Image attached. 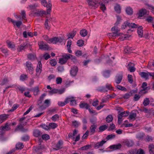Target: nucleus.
<instances>
[{
    "mask_svg": "<svg viewBox=\"0 0 154 154\" xmlns=\"http://www.w3.org/2000/svg\"><path fill=\"white\" fill-rule=\"evenodd\" d=\"M80 107L82 108H85L86 109H88L89 106V105L85 103H81L79 104Z\"/></svg>",
    "mask_w": 154,
    "mask_h": 154,
    "instance_id": "6ab92c4d",
    "label": "nucleus"
},
{
    "mask_svg": "<svg viewBox=\"0 0 154 154\" xmlns=\"http://www.w3.org/2000/svg\"><path fill=\"white\" fill-rule=\"evenodd\" d=\"M58 92V90L56 89H54L51 91H49L50 94L52 95L54 94L57 93Z\"/></svg>",
    "mask_w": 154,
    "mask_h": 154,
    "instance_id": "bf43d9fd",
    "label": "nucleus"
},
{
    "mask_svg": "<svg viewBox=\"0 0 154 154\" xmlns=\"http://www.w3.org/2000/svg\"><path fill=\"white\" fill-rule=\"evenodd\" d=\"M41 135L42 133L39 130L35 129L33 131V135L35 137L39 138L41 137Z\"/></svg>",
    "mask_w": 154,
    "mask_h": 154,
    "instance_id": "f8f14e48",
    "label": "nucleus"
},
{
    "mask_svg": "<svg viewBox=\"0 0 154 154\" xmlns=\"http://www.w3.org/2000/svg\"><path fill=\"white\" fill-rule=\"evenodd\" d=\"M49 125L50 128L52 129L55 128L57 126V124L54 123H50L49 124Z\"/></svg>",
    "mask_w": 154,
    "mask_h": 154,
    "instance_id": "37998d69",
    "label": "nucleus"
},
{
    "mask_svg": "<svg viewBox=\"0 0 154 154\" xmlns=\"http://www.w3.org/2000/svg\"><path fill=\"white\" fill-rule=\"evenodd\" d=\"M139 74L141 77H143L146 79H147L148 78L149 75L148 72H141L139 73Z\"/></svg>",
    "mask_w": 154,
    "mask_h": 154,
    "instance_id": "5701e85b",
    "label": "nucleus"
},
{
    "mask_svg": "<svg viewBox=\"0 0 154 154\" xmlns=\"http://www.w3.org/2000/svg\"><path fill=\"white\" fill-rule=\"evenodd\" d=\"M106 142V141L102 140L97 143L94 146V147L96 149H98L102 146L103 144Z\"/></svg>",
    "mask_w": 154,
    "mask_h": 154,
    "instance_id": "ddd939ff",
    "label": "nucleus"
},
{
    "mask_svg": "<svg viewBox=\"0 0 154 154\" xmlns=\"http://www.w3.org/2000/svg\"><path fill=\"white\" fill-rule=\"evenodd\" d=\"M137 33L139 37H142L143 35V28L142 26L137 27Z\"/></svg>",
    "mask_w": 154,
    "mask_h": 154,
    "instance_id": "412c9836",
    "label": "nucleus"
},
{
    "mask_svg": "<svg viewBox=\"0 0 154 154\" xmlns=\"http://www.w3.org/2000/svg\"><path fill=\"white\" fill-rule=\"evenodd\" d=\"M84 44V42L82 40H78L77 43V45L79 47L82 46Z\"/></svg>",
    "mask_w": 154,
    "mask_h": 154,
    "instance_id": "864d4df0",
    "label": "nucleus"
},
{
    "mask_svg": "<svg viewBox=\"0 0 154 154\" xmlns=\"http://www.w3.org/2000/svg\"><path fill=\"white\" fill-rule=\"evenodd\" d=\"M126 11L127 13L129 15H131L133 13L132 9L130 7H128L126 8Z\"/></svg>",
    "mask_w": 154,
    "mask_h": 154,
    "instance_id": "58836bf2",
    "label": "nucleus"
},
{
    "mask_svg": "<svg viewBox=\"0 0 154 154\" xmlns=\"http://www.w3.org/2000/svg\"><path fill=\"white\" fill-rule=\"evenodd\" d=\"M19 105L17 104H14L12 106L11 109L9 110V112H13L16 110L18 107Z\"/></svg>",
    "mask_w": 154,
    "mask_h": 154,
    "instance_id": "6e6d98bb",
    "label": "nucleus"
},
{
    "mask_svg": "<svg viewBox=\"0 0 154 154\" xmlns=\"http://www.w3.org/2000/svg\"><path fill=\"white\" fill-rule=\"evenodd\" d=\"M13 22V24L14 25V26H16L18 28H19L22 24V22L20 21H16L14 20V21Z\"/></svg>",
    "mask_w": 154,
    "mask_h": 154,
    "instance_id": "473e14b6",
    "label": "nucleus"
},
{
    "mask_svg": "<svg viewBox=\"0 0 154 154\" xmlns=\"http://www.w3.org/2000/svg\"><path fill=\"white\" fill-rule=\"evenodd\" d=\"M107 128V126L106 125H103L100 126L99 128V132H102Z\"/></svg>",
    "mask_w": 154,
    "mask_h": 154,
    "instance_id": "72a5a7b5",
    "label": "nucleus"
},
{
    "mask_svg": "<svg viewBox=\"0 0 154 154\" xmlns=\"http://www.w3.org/2000/svg\"><path fill=\"white\" fill-rule=\"evenodd\" d=\"M26 124V122H25L24 123H23V122L21 123V125H18L17 128L15 129L14 131H17L18 130H20L21 131L23 128V126L22 125H23L24 126Z\"/></svg>",
    "mask_w": 154,
    "mask_h": 154,
    "instance_id": "aec40b11",
    "label": "nucleus"
},
{
    "mask_svg": "<svg viewBox=\"0 0 154 154\" xmlns=\"http://www.w3.org/2000/svg\"><path fill=\"white\" fill-rule=\"evenodd\" d=\"M106 88L109 90H113V88L112 86L110 84H107L106 85Z\"/></svg>",
    "mask_w": 154,
    "mask_h": 154,
    "instance_id": "e2e57ef3",
    "label": "nucleus"
},
{
    "mask_svg": "<svg viewBox=\"0 0 154 154\" xmlns=\"http://www.w3.org/2000/svg\"><path fill=\"white\" fill-rule=\"evenodd\" d=\"M23 144L22 143H19L16 145V148L19 149H23Z\"/></svg>",
    "mask_w": 154,
    "mask_h": 154,
    "instance_id": "c9c22d12",
    "label": "nucleus"
},
{
    "mask_svg": "<svg viewBox=\"0 0 154 154\" xmlns=\"http://www.w3.org/2000/svg\"><path fill=\"white\" fill-rule=\"evenodd\" d=\"M128 26L132 28H137L138 26V25L134 23H130L128 22Z\"/></svg>",
    "mask_w": 154,
    "mask_h": 154,
    "instance_id": "ea45409f",
    "label": "nucleus"
},
{
    "mask_svg": "<svg viewBox=\"0 0 154 154\" xmlns=\"http://www.w3.org/2000/svg\"><path fill=\"white\" fill-rule=\"evenodd\" d=\"M81 35L82 37H85L87 34V31L85 29H83L80 32Z\"/></svg>",
    "mask_w": 154,
    "mask_h": 154,
    "instance_id": "7c9ffc66",
    "label": "nucleus"
},
{
    "mask_svg": "<svg viewBox=\"0 0 154 154\" xmlns=\"http://www.w3.org/2000/svg\"><path fill=\"white\" fill-rule=\"evenodd\" d=\"M63 41V39L60 38L55 37L50 38L49 43L57 44L58 42L60 43Z\"/></svg>",
    "mask_w": 154,
    "mask_h": 154,
    "instance_id": "20e7f679",
    "label": "nucleus"
},
{
    "mask_svg": "<svg viewBox=\"0 0 154 154\" xmlns=\"http://www.w3.org/2000/svg\"><path fill=\"white\" fill-rule=\"evenodd\" d=\"M134 65L133 63H129L128 64V69L131 72H134L135 70V68L134 66Z\"/></svg>",
    "mask_w": 154,
    "mask_h": 154,
    "instance_id": "a211bd4d",
    "label": "nucleus"
},
{
    "mask_svg": "<svg viewBox=\"0 0 154 154\" xmlns=\"http://www.w3.org/2000/svg\"><path fill=\"white\" fill-rule=\"evenodd\" d=\"M137 115L136 113L134 112H131L130 113L129 118L130 120H135L136 117Z\"/></svg>",
    "mask_w": 154,
    "mask_h": 154,
    "instance_id": "a878e982",
    "label": "nucleus"
},
{
    "mask_svg": "<svg viewBox=\"0 0 154 154\" xmlns=\"http://www.w3.org/2000/svg\"><path fill=\"white\" fill-rule=\"evenodd\" d=\"M113 120L112 116V115H108L106 118V120L107 122H111Z\"/></svg>",
    "mask_w": 154,
    "mask_h": 154,
    "instance_id": "c03bdc74",
    "label": "nucleus"
},
{
    "mask_svg": "<svg viewBox=\"0 0 154 154\" xmlns=\"http://www.w3.org/2000/svg\"><path fill=\"white\" fill-rule=\"evenodd\" d=\"M122 146L121 144L120 143H118L116 144L110 146L109 148L113 150H116L120 149Z\"/></svg>",
    "mask_w": 154,
    "mask_h": 154,
    "instance_id": "4468645a",
    "label": "nucleus"
},
{
    "mask_svg": "<svg viewBox=\"0 0 154 154\" xmlns=\"http://www.w3.org/2000/svg\"><path fill=\"white\" fill-rule=\"evenodd\" d=\"M59 118V115L57 114H55L52 117L51 119L53 121L55 122L58 120Z\"/></svg>",
    "mask_w": 154,
    "mask_h": 154,
    "instance_id": "8fccbe9b",
    "label": "nucleus"
},
{
    "mask_svg": "<svg viewBox=\"0 0 154 154\" xmlns=\"http://www.w3.org/2000/svg\"><path fill=\"white\" fill-rule=\"evenodd\" d=\"M72 126L75 128H76L80 125V123L79 121L74 120L72 121Z\"/></svg>",
    "mask_w": 154,
    "mask_h": 154,
    "instance_id": "bb28decb",
    "label": "nucleus"
},
{
    "mask_svg": "<svg viewBox=\"0 0 154 154\" xmlns=\"http://www.w3.org/2000/svg\"><path fill=\"white\" fill-rule=\"evenodd\" d=\"M110 71L109 70L105 71L103 73V76L106 78H108L109 76Z\"/></svg>",
    "mask_w": 154,
    "mask_h": 154,
    "instance_id": "4d7b16f0",
    "label": "nucleus"
},
{
    "mask_svg": "<svg viewBox=\"0 0 154 154\" xmlns=\"http://www.w3.org/2000/svg\"><path fill=\"white\" fill-rule=\"evenodd\" d=\"M91 147V145H87L80 148V149L81 150H84L88 149Z\"/></svg>",
    "mask_w": 154,
    "mask_h": 154,
    "instance_id": "09e8293b",
    "label": "nucleus"
},
{
    "mask_svg": "<svg viewBox=\"0 0 154 154\" xmlns=\"http://www.w3.org/2000/svg\"><path fill=\"white\" fill-rule=\"evenodd\" d=\"M8 46L9 48H11L12 49H13L15 46L14 44L11 42L8 41L7 42Z\"/></svg>",
    "mask_w": 154,
    "mask_h": 154,
    "instance_id": "b1692460",
    "label": "nucleus"
},
{
    "mask_svg": "<svg viewBox=\"0 0 154 154\" xmlns=\"http://www.w3.org/2000/svg\"><path fill=\"white\" fill-rule=\"evenodd\" d=\"M129 113L128 111H125L123 112H121L118 115L122 117H126L128 116Z\"/></svg>",
    "mask_w": 154,
    "mask_h": 154,
    "instance_id": "c756f323",
    "label": "nucleus"
},
{
    "mask_svg": "<svg viewBox=\"0 0 154 154\" xmlns=\"http://www.w3.org/2000/svg\"><path fill=\"white\" fill-rule=\"evenodd\" d=\"M18 17L20 19L21 18L22 19L26 20V17L25 11H21L20 13V16Z\"/></svg>",
    "mask_w": 154,
    "mask_h": 154,
    "instance_id": "393cba45",
    "label": "nucleus"
},
{
    "mask_svg": "<svg viewBox=\"0 0 154 154\" xmlns=\"http://www.w3.org/2000/svg\"><path fill=\"white\" fill-rule=\"evenodd\" d=\"M129 152L130 154H137L138 152H137V150L134 149L130 150L129 151Z\"/></svg>",
    "mask_w": 154,
    "mask_h": 154,
    "instance_id": "69168bd1",
    "label": "nucleus"
},
{
    "mask_svg": "<svg viewBox=\"0 0 154 154\" xmlns=\"http://www.w3.org/2000/svg\"><path fill=\"white\" fill-rule=\"evenodd\" d=\"M78 132V131L76 130H75L73 131V135L72 136L71 135L69 134H68V136L69 137H72V140H74L75 139V136L76 135Z\"/></svg>",
    "mask_w": 154,
    "mask_h": 154,
    "instance_id": "603ef678",
    "label": "nucleus"
},
{
    "mask_svg": "<svg viewBox=\"0 0 154 154\" xmlns=\"http://www.w3.org/2000/svg\"><path fill=\"white\" fill-rule=\"evenodd\" d=\"M101 0H91L88 1L89 7L92 9L97 8L100 4Z\"/></svg>",
    "mask_w": 154,
    "mask_h": 154,
    "instance_id": "f257e3e1",
    "label": "nucleus"
},
{
    "mask_svg": "<svg viewBox=\"0 0 154 154\" xmlns=\"http://www.w3.org/2000/svg\"><path fill=\"white\" fill-rule=\"evenodd\" d=\"M146 11L145 9H142L139 11V16L142 17L146 13Z\"/></svg>",
    "mask_w": 154,
    "mask_h": 154,
    "instance_id": "e433bc0d",
    "label": "nucleus"
},
{
    "mask_svg": "<svg viewBox=\"0 0 154 154\" xmlns=\"http://www.w3.org/2000/svg\"><path fill=\"white\" fill-rule=\"evenodd\" d=\"M125 144L128 147H131L134 145V143L132 141L130 140L126 141Z\"/></svg>",
    "mask_w": 154,
    "mask_h": 154,
    "instance_id": "79ce46f5",
    "label": "nucleus"
},
{
    "mask_svg": "<svg viewBox=\"0 0 154 154\" xmlns=\"http://www.w3.org/2000/svg\"><path fill=\"white\" fill-rule=\"evenodd\" d=\"M63 144V141L61 140H59L58 143L53 146V149L54 150H58L62 148Z\"/></svg>",
    "mask_w": 154,
    "mask_h": 154,
    "instance_id": "39448f33",
    "label": "nucleus"
},
{
    "mask_svg": "<svg viewBox=\"0 0 154 154\" xmlns=\"http://www.w3.org/2000/svg\"><path fill=\"white\" fill-rule=\"evenodd\" d=\"M42 138L43 140H48L50 139V137L49 135L45 134L42 135Z\"/></svg>",
    "mask_w": 154,
    "mask_h": 154,
    "instance_id": "a18cd8bd",
    "label": "nucleus"
},
{
    "mask_svg": "<svg viewBox=\"0 0 154 154\" xmlns=\"http://www.w3.org/2000/svg\"><path fill=\"white\" fill-rule=\"evenodd\" d=\"M41 3L44 7H47V14H49L51 9L52 5L50 2L49 1L47 3L46 0H41Z\"/></svg>",
    "mask_w": 154,
    "mask_h": 154,
    "instance_id": "f03ea898",
    "label": "nucleus"
},
{
    "mask_svg": "<svg viewBox=\"0 0 154 154\" xmlns=\"http://www.w3.org/2000/svg\"><path fill=\"white\" fill-rule=\"evenodd\" d=\"M122 73L118 74L116 77L115 81L117 84L120 83L122 79Z\"/></svg>",
    "mask_w": 154,
    "mask_h": 154,
    "instance_id": "1a4fd4ad",
    "label": "nucleus"
},
{
    "mask_svg": "<svg viewBox=\"0 0 154 154\" xmlns=\"http://www.w3.org/2000/svg\"><path fill=\"white\" fill-rule=\"evenodd\" d=\"M128 22L126 21L124 22L121 26V28L122 29H125L127 26H128Z\"/></svg>",
    "mask_w": 154,
    "mask_h": 154,
    "instance_id": "680f3d73",
    "label": "nucleus"
},
{
    "mask_svg": "<svg viewBox=\"0 0 154 154\" xmlns=\"http://www.w3.org/2000/svg\"><path fill=\"white\" fill-rule=\"evenodd\" d=\"M72 43V41L71 40H69L67 41L66 45V47L68 52L70 53H71L72 52V51L71 50V47Z\"/></svg>",
    "mask_w": 154,
    "mask_h": 154,
    "instance_id": "dca6fc26",
    "label": "nucleus"
},
{
    "mask_svg": "<svg viewBox=\"0 0 154 154\" xmlns=\"http://www.w3.org/2000/svg\"><path fill=\"white\" fill-rule=\"evenodd\" d=\"M147 85V84L146 82H144L143 83L142 86V88H143V89L140 91L139 93H140L141 92H143V91H144L147 88L146 87Z\"/></svg>",
    "mask_w": 154,
    "mask_h": 154,
    "instance_id": "f704fd0d",
    "label": "nucleus"
},
{
    "mask_svg": "<svg viewBox=\"0 0 154 154\" xmlns=\"http://www.w3.org/2000/svg\"><path fill=\"white\" fill-rule=\"evenodd\" d=\"M0 129L2 131H8L9 129V127L8 125L6 124L5 126H1L0 128Z\"/></svg>",
    "mask_w": 154,
    "mask_h": 154,
    "instance_id": "cd10ccee",
    "label": "nucleus"
},
{
    "mask_svg": "<svg viewBox=\"0 0 154 154\" xmlns=\"http://www.w3.org/2000/svg\"><path fill=\"white\" fill-rule=\"evenodd\" d=\"M63 57L60 58L59 60V63L61 64H63L66 63L67 61Z\"/></svg>",
    "mask_w": 154,
    "mask_h": 154,
    "instance_id": "3c124183",
    "label": "nucleus"
},
{
    "mask_svg": "<svg viewBox=\"0 0 154 154\" xmlns=\"http://www.w3.org/2000/svg\"><path fill=\"white\" fill-rule=\"evenodd\" d=\"M132 93L130 92L129 93L125 94L123 96V98L125 99H128L132 95Z\"/></svg>",
    "mask_w": 154,
    "mask_h": 154,
    "instance_id": "49530a36",
    "label": "nucleus"
},
{
    "mask_svg": "<svg viewBox=\"0 0 154 154\" xmlns=\"http://www.w3.org/2000/svg\"><path fill=\"white\" fill-rule=\"evenodd\" d=\"M26 65L28 70L29 71L30 74H32L33 69L32 63L29 61H27L26 63Z\"/></svg>",
    "mask_w": 154,
    "mask_h": 154,
    "instance_id": "9d476101",
    "label": "nucleus"
},
{
    "mask_svg": "<svg viewBox=\"0 0 154 154\" xmlns=\"http://www.w3.org/2000/svg\"><path fill=\"white\" fill-rule=\"evenodd\" d=\"M8 115L3 114L0 115V122L2 123L6 120L8 118Z\"/></svg>",
    "mask_w": 154,
    "mask_h": 154,
    "instance_id": "f3484780",
    "label": "nucleus"
},
{
    "mask_svg": "<svg viewBox=\"0 0 154 154\" xmlns=\"http://www.w3.org/2000/svg\"><path fill=\"white\" fill-rule=\"evenodd\" d=\"M78 70V68L76 66H74L71 67L70 71L71 75L73 76H75L77 74Z\"/></svg>",
    "mask_w": 154,
    "mask_h": 154,
    "instance_id": "423d86ee",
    "label": "nucleus"
},
{
    "mask_svg": "<svg viewBox=\"0 0 154 154\" xmlns=\"http://www.w3.org/2000/svg\"><path fill=\"white\" fill-rule=\"evenodd\" d=\"M76 33V31H73L71 33H69L68 35V38H72L75 35Z\"/></svg>",
    "mask_w": 154,
    "mask_h": 154,
    "instance_id": "4c0bfd02",
    "label": "nucleus"
},
{
    "mask_svg": "<svg viewBox=\"0 0 154 154\" xmlns=\"http://www.w3.org/2000/svg\"><path fill=\"white\" fill-rule=\"evenodd\" d=\"M28 58L29 60H33L36 58V57L33 54H30L28 55Z\"/></svg>",
    "mask_w": 154,
    "mask_h": 154,
    "instance_id": "052dcab7",
    "label": "nucleus"
},
{
    "mask_svg": "<svg viewBox=\"0 0 154 154\" xmlns=\"http://www.w3.org/2000/svg\"><path fill=\"white\" fill-rule=\"evenodd\" d=\"M115 11L118 13H120L121 12L120 6L118 5H116L114 7Z\"/></svg>",
    "mask_w": 154,
    "mask_h": 154,
    "instance_id": "2f4dec72",
    "label": "nucleus"
},
{
    "mask_svg": "<svg viewBox=\"0 0 154 154\" xmlns=\"http://www.w3.org/2000/svg\"><path fill=\"white\" fill-rule=\"evenodd\" d=\"M140 96L138 94H135L134 97V99L135 101H138L140 98Z\"/></svg>",
    "mask_w": 154,
    "mask_h": 154,
    "instance_id": "774afa93",
    "label": "nucleus"
},
{
    "mask_svg": "<svg viewBox=\"0 0 154 154\" xmlns=\"http://www.w3.org/2000/svg\"><path fill=\"white\" fill-rule=\"evenodd\" d=\"M42 65L41 61L38 62L37 64L36 69V72L37 75H39L40 74L42 71Z\"/></svg>",
    "mask_w": 154,
    "mask_h": 154,
    "instance_id": "0eeeda50",
    "label": "nucleus"
},
{
    "mask_svg": "<svg viewBox=\"0 0 154 154\" xmlns=\"http://www.w3.org/2000/svg\"><path fill=\"white\" fill-rule=\"evenodd\" d=\"M116 87L118 89L122 91H126L127 90L125 88L119 85H117L116 86Z\"/></svg>",
    "mask_w": 154,
    "mask_h": 154,
    "instance_id": "13d9d810",
    "label": "nucleus"
},
{
    "mask_svg": "<svg viewBox=\"0 0 154 154\" xmlns=\"http://www.w3.org/2000/svg\"><path fill=\"white\" fill-rule=\"evenodd\" d=\"M50 63L51 66H55L56 65L57 62L55 60L52 59L50 60Z\"/></svg>",
    "mask_w": 154,
    "mask_h": 154,
    "instance_id": "5fc2aeb1",
    "label": "nucleus"
},
{
    "mask_svg": "<svg viewBox=\"0 0 154 154\" xmlns=\"http://www.w3.org/2000/svg\"><path fill=\"white\" fill-rule=\"evenodd\" d=\"M149 152L150 154H154V145L151 144L149 146Z\"/></svg>",
    "mask_w": 154,
    "mask_h": 154,
    "instance_id": "4be33fe9",
    "label": "nucleus"
},
{
    "mask_svg": "<svg viewBox=\"0 0 154 154\" xmlns=\"http://www.w3.org/2000/svg\"><path fill=\"white\" fill-rule=\"evenodd\" d=\"M40 126L43 129L46 130H48L50 129L49 125H47L45 124H42L40 125Z\"/></svg>",
    "mask_w": 154,
    "mask_h": 154,
    "instance_id": "de8ad7c7",
    "label": "nucleus"
},
{
    "mask_svg": "<svg viewBox=\"0 0 154 154\" xmlns=\"http://www.w3.org/2000/svg\"><path fill=\"white\" fill-rule=\"evenodd\" d=\"M68 103L70 102V105L74 106L76 104V101L74 98L72 96H69L66 98Z\"/></svg>",
    "mask_w": 154,
    "mask_h": 154,
    "instance_id": "6e6552de",
    "label": "nucleus"
},
{
    "mask_svg": "<svg viewBox=\"0 0 154 154\" xmlns=\"http://www.w3.org/2000/svg\"><path fill=\"white\" fill-rule=\"evenodd\" d=\"M38 45L40 49L45 50H48V45L44 44L43 41H40L38 43Z\"/></svg>",
    "mask_w": 154,
    "mask_h": 154,
    "instance_id": "7ed1b4c3",
    "label": "nucleus"
},
{
    "mask_svg": "<svg viewBox=\"0 0 154 154\" xmlns=\"http://www.w3.org/2000/svg\"><path fill=\"white\" fill-rule=\"evenodd\" d=\"M149 102L150 101L149 99L148 98H146L144 100L143 104L144 106H146L149 105Z\"/></svg>",
    "mask_w": 154,
    "mask_h": 154,
    "instance_id": "a19ab883",
    "label": "nucleus"
},
{
    "mask_svg": "<svg viewBox=\"0 0 154 154\" xmlns=\"http://www.w3.org/2000/svg\"><path fill=\"white\" fill-rule=\"evenodd\" d=\"M100 9L103 12H104L106 9V8L104 4L102 3L100 4Z\"/></svg>",
    "mask_w": 154,
    "mask_h": 154,
    "instance_id": "0e129e2a",
    "label": "nucleus"
},
{
    "mask_svg": "<svg viewBox=\"0 0 154 154\" xmlns=\"http://www.w3.org/2000/svg\"><path fill=\"white\" fill-rule=\"evenodd\" d=\"M26 48V45L25 44H22L18 48V49L19 51H21V50H23L24 49H25Z\"/></svg>",
    "mask_w": 154,
    "mask_h": 154,
    "instance_id": "338daca9",
    "label": "nucleus"
},
{
    "mask_svg": "<svg viewBox=\"0 0 154 154\" xmlns=\"http://www.w3.org/2000/svg\"><path fill=\"white\" fill-rule=\"evenodd\" d=\"M68 103V101L67 100V99L66 98L64 102L59 101L58 103V105L60 106H63Z\"/></svg>",
    "mask_w": 154,
    "mask_h": 154,
    "instance_id": "c85d7f7f",
    "label": "nucleus"
},
{
    "mask_svg": "<svg viewBox=\"0 0 154 154\" xmlns=\"http://www.w3.org/2000/svg\"><path fill=\"white\" fill-rule=\"evenodd\" d=\"M97 128V126L96 125H93L91 126L90 128L89 132L91 135L94 134Z\"/></svg>",
    "mask_w": 154,
    "mask_h": 154,
    "instance_id": "2eb2a0df",
    "label": "nucleus"
},
{
    "mask_svg": "<svg viewBox=\"0 0 154 154\" xmlns=\"http://www.w3.org/2000/svg\"><path fill=\"white\" fill-rule=\"evenodd\" d=\"M111 30L116 35V36L120 35H123L122 33H119L120 30L117 29L116 26H114L111 28Z\"/></svg>",
    "mask_w": 154,
    "mask_h": 154,
    "instance_id": "9b49d317",
    "label": "nucleus"
}]
</instances>
